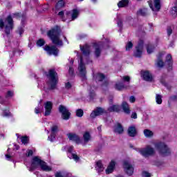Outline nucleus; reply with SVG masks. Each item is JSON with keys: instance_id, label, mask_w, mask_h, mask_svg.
Here are the masks:
<instances>
[{"instance_id": "09e8293b", "label": "nucleus", "mask_w": 177, "mask_h": 177, "mask_svg": "<svg viewBox=\"0 0 177 177\" xmlns=\"http://www.w3.org/2000/svg\"><path fill=\"white\" fill-rule=\"evenodd\" d=\"M71 86H73V84L71 83H70V82H68L67 83H66L65 84V88L66 89H70L71 88Z\"/></svg>"}, {"instance_id": "49530a36", "label": "nucleus", "mask_w": 177, "mask_h": 177, "mask_svg": "<svg viewBox=\"0 0 177 177\" xmlns=\"http://www.w3.org/2000/svg\"><path fill=\"white\" fill-rule=\"evenodd\" d=\"M142 176L143 177H151V174L147 171H143Z\"/></svg>"}, {"instance_id": "f3484780", "label": "nucleus", "mask_w": 177, "mask_h": 177, "mask_svg": "<svg viewBox=\"0 0 177 177\" xmlns=\"http://www.w3.org/2000/svg\"><path fill=\"white\" fill-rule=\"evenodd\" d=\"M44 50H46L48 55H53L54 56H57L59 53V50H57V48H56V46H53L51 47L49 46H46L44 48Z\"/></svg>"}, {"instance_id": "0e129e2a", "label": "nucleus", "mask_w": 177, "mask_h": 177, "mask_svg": "<svg viewBox=\"0 0 177 177\" xmlns=\"http://www.w3.org/2000/svg\"><path fill=\"white\" fill-rule=\"evenodd\" d=\"M97 130L99 131V132H100L102 131V127H98Z\"/></svg>"}, {"instance_id": "de8ad7c7", "label": "nucleus", "mask_w": 177, "mask_h": 177, "mask_svg": "<svg viewBox=\"0 0 177 177\" xmlns=\"http://www.w3.org/2000/svg\"><path fill=\"white\" fill-rule=\"evenodd\" d=\"M171 14L177 15V7L176 6H174L171 8Z\"/></svg>"}, {"instance_id": "6ab92c4d", "label": "nucleus", "mask_w": 177, "mask_h": 177, "mask_svg": "<svg viewBox=\"0 0 177 177\" xmlns=\"http://www.w3.org/2000/svg\"><path fill=\"white\" fill-rule=\"evenodd\" d=\"M104 113H106V111L104 110L102 108L99 107L92 111V113L90 115V117L91 118H95L97 117V115H102V114H104Z\"/></svg>"}, {"instance_id": "58836bf2", "label": "nucleus", "mask_w": 177, "mask_h": 177, "mask_svg": "<svg viewBox=\"0 0 177 177\" xmlns=\"http://www.w3.org/2000/svg\"><path fill=\"white\" fill-rule=\"evenodd\" d=\"M147 52L149 55L153 53V52H154V46H153L152 45H149L147 47Z\"/></svg>"}, {"instance_id": "cd10ccee", "label": "nucleus", "mask_w": 177, "mask_h": 177, "mask_svg": "<svg viewBox=\"0 0 177 177\" xmlns=\"http://www.w3.org/2000/svg\"><path fill=\"white\" fill-rule=\"evenodd\" d=\"M94 80H95L96 82H100V81H103V80H104V75L102 73H97L95 75Z\"/></svg>"}, {"instance_id": "4468645a", "label": "nucleus", "mask_w": 177, "mask_h": 177, "mask_svg": "<svg viewBox=\"0 0 177 177\" xmlns=\"http://www.w3.org/2000/svg\"><path fill=\"white\" fill-rule=\"evenodd\" d=\"M73 150H74V147L70 146L67 147V151H68V157L71 160H74L75 161H79L80 157L75 153H73Z\"/></svg>"}, {"instance_id": "a18cd8bd", "label": "nucleus", "mask_w": 177, "mask_h": 177, "mask_svg": "<svg viewBox=\"0 0 177 177\" xmlns=\"http://www.w3.org/2000/svg\"><path fill=\"white\" fill-rule=\"evenodd\" d=\"M17 34H19L20 36L24 32V28L22 27L18 28V30H17Z\"/></svg>"}, {"instance_id": "72a5a7b5", "label": "nucleus", "mask_w": 177, "mask_h": 177, "mask_svg": "<svg viewBox=\"0 0 177 177\" xmlns=\"http://www.w3.org/2000/svg\"><path fill=\"white\" fill-rule=\"evenodd\" d=\"M109 111H120V106L118 105H112L108 109Z\"/></svg>"}, {"instance_id": "c85d7f7f", "label": "nucleus", "mask_w": 177, "mask_h": 177, "mask_svg": "<svg viewBox=\"0 0 177 177\" xmlns=\"http://www.w3.org/2000/svg\"><path fill=\"white\" fill-rule=\"evenodd\" d=\"M16 136H17L18 139L21 140V143H23V145H27V143H28V137L20 136V135H19V134H16Z\"/></svg>"}, {"instance_id": "bf43d9fd", "label": "nucleus", "mask_w": 177, "mask_h": 177, "mask_svg": "<svg viewBox=\"0 0 177 177\" xmlns=\"http://www.w3.org/2000/svg\"><path fill=\"white\" fill-rule=\"evenodd\" d=\"M131 118H133L134 120H136V118H138V114H136V113H133L131 114Z\"/></svg>"}, {"instance_id": "e433bc0d", "label": "nucleus", "mask_w": 177, "mask_h": 177, "mask_svg": "<svg viewBox=\"0 0 177 177\" xmlns=\"http://www.w3.org/2000/svg\"><path fill=\"white\" fill-rule=\"evenodd\" d=\"M156 100L158 104H161L162 103V96L160 94H156Z\"/></svg>"}, {"instance_id": "2eb2a0df", "label": "nucleus", "mask_w": 177, "mask_h": 177, "mask_svg": "<svg viewBox=\"0 0 177 177\" xmlns=\"http://www.w3.org/2000/svg\"><path fill=\"white\" fill-rule=\"evenodd\" d=\"M59 131V127L57 125H53L51 127V135L48 136V140L50 142H55V139H56V133Z\"/></svg>"}, {"instance_id": "f8f14e48", "label": "nucleus", "mask_w": 177, "mask_h": 177, "mask_svg": "<svg viewBox=\"0 0 177 177\" xmlns=\"http://www.w3.org/2000/svg\"><path fill=\"white\" fill-rule=\"evenodd\" d=\"M59 112H61V113L62 114L63 120H68V118H70V111H68V109L66 106L60 105L59 107Z\"/></svg>"}, {"instance_id": "aec40b11", "label": "nucleus", "mask_w": 177, "mask_h": 177, "mask_svg": "<svg viewBox=\"0 0 177 177\" xmlns=\"http://www.w3.org/2000/svg\"><path fill=\"white\" fill-rule=\"evenodd\" d=\"M114 168H115V161L111 160L105 171L106 174L107 175L112 174L114 171Z\"/></svg>"}, {"instance_id": "a878e982", "label": "nucleus", "mask_w": 177, "mask_h": 177, "mask_svg": "<svg viewBox=\"0 0 177 177\" xmlns=\"http://www.w3.org/2000/svg\"><path fill=\"white\" fill-rule=\"evenodd\" d=\"M115 88V89H117V91H122L124 89H128V86H124V84L121 82L116 83Z\"/></svg>"}, {"instance_id": "20e7f679", "label": "nucleus", "mask_w": 177, "mask_h": 177, "mask_svg": "<svg viewBox=\"0 0 177 177\" xmlns=\"http://www.w3.org/2000/svg\"><path fill=\"white\" fill-rule=\"evenodd\" d=\"M152 145L155 147V149L158 151L160 156L162 157H167L171 154V149L168 147V145H165V142H152Z\"/></svg>"}, {"instance_id": "4be33fe9", "label": "nucleus", "mask_w": 177, "mask_h": 177, "mask_svg": "<svg viewBox=\"0 0 177 177\" xmlns=\"http://www.w3.org/2000/svg\"><path fill=\"white\" fill-rule=\"evenodd\" d=\"M114 133L121 134L124 132V128L120 123H117L114 127Z\"/></svg>"}, {"instance_id": "c9c22d12", "label": "nucleus", "mask_w": 177, "mask_h": 177, "mask_svg": "<svg viewBox=\"0 0 177 177\" xmlns=\"http://www.w3.org/2000/svg\"><path fill=\"white\" fill-rule=\"evenodd\" d=\"M64 1L63 0H59L56 6H55V9H62V8H64Z\"/></svg>"}, {"instance_id": "f257e3e1", "label": "nucleus", "mask_w": 177, "mask_h": 177, "mask_svg": "<svg viewBox=\"0 0 177 177\" xmlns=\"http://www.w3.org/2000/svg\"><path fill=\"white\" fill-rule=\"evenodd\" d=\"M80 50L84 55L80 58L78 66L79 74L83 80H86V67H85V63L86 64H89V57L88 56L91 53V47L88 44H86L83 47L80 46Z\"/></svg>"}, {"instance_id": "8fccbe9b", "label": "nucleus", "mask_w": 177, "mask_h": 177, "mask_svg": "<svg viewBox=\"0 0 177 177\" xmlns=\"http://www.w3.org/2000/svg\"><path fill=\"white\" fill-rule=\"evenodd\" d=\"M122 79L124 80V81H126L127 82H129L130 80H131V77H129V76H123L122 77Z\"/></svg>"}, {"instance_id": "0eeeda50", "label": "nucleus", "mask_w": 177, "mask_h": 177, "mask_svg": "<svg viewBox=\"0 0 177 177\" xmlns=\"http://www.w3.org/2000/svg\"><path fill=\"white\" fill-rule=\"evenodd\" d=\"M137 151H139L142 156L144 157H149V156H153L154 154V148L151 147L150 145H147L144 149H137Z\"/></svg>"}, {"instance_id": "dca6fc26", "label": "nucleus", "mask_w": 177, "mask_h": 177, "mask_svg": "<svg viewBox=\"0 0 177 177\" xmlns=\"http://www.w3.org/2000/svg\"><path fill=\"white\" fill-rule=\"evenodd\" d=\"M53 107V103L50 101H48L44 103V109H45V113L44 115L48 116L50 115V113H52V109Z\"/></svg>"}, {"instance_id": "473e14b6", "label": "nucleus", "mask_w": 177, "mask_h": 177, "mask_svg": "<svg viewBox=\"0 0 177 177\" xmlns=\"http://www.w3.org/2000/svg\"><path fill=\"white\" fill-rule=\"evenodd\" d=\"M84 140L86 143H88L89 140H91V134L89 132L86 131L83 135Z\"/></svg>"}, {"instance_id": "bb28decb", "label": "nucleus", "mask_w": 177, "mask_h": 177, "mask_svg": "<svg viewBox=\"0 0 177 177\" xmlns=\"http://www.w3.org/2000/svg\"><path fill=\"white\" fill-rule=\"evenodd\" d=\"M128 133L129 136L133 138V136H136V128L133 126H131L128 129Z\"/></svg>"}, {"instance_id": "2f4dec72", "label": "nucleus", "mask_w": 177, "mask_h": 177, "mask_svg": "<svg viewBox=\"0 0 177 177\" xmlns=\"http://www.w3.org/2000/svg\"><path fill=\"white\" fill-rule=\"evenodd\" d=\"M144 135L145 138H151L153 135H154V133H153V131H150L149 129H145Z\"/></svg>"}, {"instance_id": "c03bdc74", "label": "nucleus", "mask_w": 177, "mask_h": 177, "mask_svg": "<svg viewBox=\"0 0 177 177\" xmlns=\"http://www.w3.org/2000/svg\"><path fill=\"white\" fill-rule=\"evenodd\" d=\"M13 95H14L13 91H8L7 92V94H6V97L7 99H9V97H12V96H13Z\"/></svg>"}, {"instance_id": "a19ab883", "label": "nucleus", "mask_w": 177, "mask_h": 177, "mask_svg": "<svg viewBox=\"0 0 177 177\" xmlns=\"http://www.w3.org/2000/svg\"><path fill=\"white\" fill-rule=\"evenodd\" d=\"M76 115L77 117H82L84 115V111L82 109H77L76 111Z\"/></svg>"}, {"instance_id": "6e6552de", "label": "nucleus", "mask_w": 177, "mask_h": 177, "mask_svg": "<svg viewBox=\"0 0 177 177\" xmlns=\"http://www.w3.org/2000/svg\"><path fill=\"white\" fill-rule=\"evenodd\" d=\"M93 48L95 49V55L96 57H99L100 56V52L102 48H104V49H107L109 48V44L108 43H95L93 45Z\"/></svg>"}, {"instance_id": "864d4df0", "label": "nucleus", "mask_w": 177, "mask_h": 177, "mask_svg": "<svg viewBox=\"0 0 177 177\" xmlns=\"http://www.w3.org/2000/svg\"><path fill=\"white\" fill-rule=\"evenodd\" d=\"M68 73H69V75H73V74H74V69L73 68V67H71V66L69 67Z\"/></svg>"}, {"instance_id": "393cba45", "label": "nucleus", "mask_w": 177, "mask_h": 177, "mask_svg": "<svg viewBox=\"0 0 177 177\" xmlns=\"http://www.w3.org/2000/svg\"><path fill=\"white\" fill-rule=\"evenodd\" d=\"M122 108L123 111L126 114H129V113H131V110H129V105L126 102H122Z\"/></svg>"}, {"instance_id": "5fc2aeb1", "label": "nucleus", "mask_w": 177, "mask_h": 177, "mask_svg": "<svg viewBox=\"0 0 177 177\" xmlns=\"http://www.w3.org/2000/svg\"><path fill=\"white\" fill-rule=\"evenodd\" d=\"M172 34V27L167 28V35H171Z\"/></svg>"}, {"instance_id": "1a4fd4ad", "label": "nucleus", "mask_w": 177, "mask_h": 177, "mask_svg": "<svg viewBox=\"0 0 177 177\" xmlns=\"http://www.w3.org/2000/svg\"><path fill=\"white\" fill-rule=\"evenodd\" d=\"M123 168L124 169V172H126V174L129 175V176L133 175V167L132 166V165H131L129 161L128 160L124 161Z\"/></svg>"}, {"instance_id": "f704fd0d", "label": "nucleus", "mask_w": 177, "mask_h": 177, "mask_svg": "<svg viewBox=\"0 0 177 177\" xmlns=\"http://www.w3.org/2000/svg\"><path fill=\"white\" fill-rule=\"evenodd\" d=\"M42 110H43V107H42V104H41V101H40L39 103L38 104L37 106L35 109V113L36 114H39V113H41V111H42Z\"/></svg>"}, {"instance_id": "a211bd4d", "label": "nucleus", "mask_w": 177, "mask_h": 177, "mask_svg": "<svg viewBox=\"0 0 177 177\" xmlns=\"http://www.w3.org/2000/svg\"><path fill=\"white\" fill-rule=\"evenodd\" d=\"M141 77L145 81H148L149 82H151L153 80V75L149 71H142Z\"/></svg>"}, {"instance_id": "ddd939ff", "label": "nucleus", "mask_w": 177, "mask_h": 177, "mask_svg": "<svg viewBox=\"0 0 177 177\" xmlns=\"http://www.w3.org/2000/svg\"><path fill=\"white\" fill-rule=\"evenodd\" d=\"M142 53H143V41L140 40L138 46L136 47L134 56L136 57H140L142 56Z\"/></svg>"}, {"instance_id": "052dcab7", "label": "nucleus", "mask_w": 177, "mask_h": 177, "mask_svg": "<svg viewBox=\"0 0 177 177\" xmlns=\"http://www.w3.org/2000/svg\"><path fill=\"white\" fill-rule=\"evenodd\" d=\"M14 150H19V145H14Z\"/></svg>"}, {"instance_id": "423d86ee", "label": "nucleus", "mask_w": 177, "mask_h": 177, "mask_svg": "<svg viewBox=\"0 0 177 177\" xmlns=\"http://www.w3.org/2000/svg\"><path fill=\"white\" fill-rule=\"evenodd\" d=\"M5 29V32L7 35L10 34V31L13 30V19L9 15L3 21V19H0V30Z\"/></svg>"}, {"instance_id": "338daca9", "label": "nucleus", "mask_w": 177, "mask_h": 177, "mask_svg": "<svg viewBox=\"0 0 177 177\" xmlns=\"http://www.w3.org/2000/svg\"><path fill=\"white\" fill-rule=\"evenodd\" d=\"M92 2H96L97 0H91Z\"/></svg>"}, {"instance_id": "680f3d73", "label": "nucleus", "mask_w": 177, "mask_h": 177, "mask_svg": "<svg viewBox=\"0 0 177 177\" xmlns=\"http://www.w3.org/2000/svg\"><path fill=\"white\" fill-rule=\"evenodd\" d=\"M3 98L2 97L0 96V103L2 104H3Z\"/></svg>"}, {"instance_id": "79ce46f5", "label": "nucleus", "mask_w": 177, "mask_h": 177, "mask_svg": "<svg viewBox=\"0 0 177 177\" xmlns=\"http://www.w3.org/2000/svg\"><path fill=\"white\" fill-rule=\"evenodd\" d=\"M37 46H44L45 45V40L40 39L37 41Z\"/></svg>"}, {"instance_id": "603ef678", "label": "nucleus", "mask_w": 177, "mask_h": 177, "mask_svg": "<svg viewBox=\"0 0 177 177\" xmlns=\"http://www.w3.org/2000/svg\"><path fill=\"white\" fill-rule=\"evenodd\" d=\"M58 15L59 16V17H61V19H62V20H66V19H64V12H63V11H61V12H59V13H58Z\"/></svg>"}, {"instance_id": "4d7b16f0", "label": "nucleus", "mask_w": 177, "mask_h": 177, "mask_svg": "<svg viewBox=\"0 0 177 177\" xmlns=\"http://www.w3.org/2000/svg\"><path fill=\"white\" fill-rule=\"evenodd\" d=\"M118 26L120 27V28H122V21H121V19L118 21Z\"/></svg>"}, {"instance_id": "7c9ffc66", "label": "nucleus", "mask_w": 177, "mask_h": 177, "mask_svg": "<svg viewBox=\"0 0 177 177\" xmlns=\"http://www.w3.org/2000/svg\"><path fill=\"white\" fill-rule=\"evenodd\" d=\"M147 8H141L137 12L138 16H147Z\"/></svg>"}, {"instance_id": "774afa93", "label": "nucleus", "mask_w": 177, "mask_h": 177, "mask_svg": "<svg viewBox=\"0 0 177 177\" xmlns=\"http://www.w3.org/2000/svg\"><path fill=\"white\" fill-rule=\"evenodd\" d=\"M106 43H109V40H108V39H106Z\"/></svg>"}, {"instance_id": "c756f323", "label": "nucleus", "mask_w": 177, "mask_h": 177, "mask_svg": "<svg viewBox=\"0 0 177 177\" xmlns=\"http://www.w3.org/2000/svg\"><path fill=\"white\" fill-rule=\"evenodd\" d=\"M128 3H129V0H122L118 2V8H125V6H128Z\"/></svg>"}, {"instance_id": "7ed1b4c3", "label": "nucleus", "mask_w": 177, "mask_h": 177, "mask_svg": "<svg viewBox=\"0 0 177 177\" xmlns=\"http://www.w3.org/2000/svg\"><path fill=\"white\" fill-rule=\"evenodd\" d=\"M60 32H62L60 27L55 26L47 33L49 38H50L53 44H54V45H56L57 46H63V41H62L59 37Z\"/></svg>"}, {"instance_id": "69168bd1", "label": "nucleus", "mask_w": 177, "mask_h": 177, "mask_svg": "<svg viewBox=\"0 0 177 177\" xmlns=\"http://www.w3.org/2000/svg\"><path fill=\"white\" fill-rule=\"evenodd\" d=\"M71 64H72V65L74 64V60H73V59L71 60Z\"/></svg>"}, {"instance_id": "9b49d317", "label": "nucleus", "mask_w": 177, "mask_h": 177, "mask_svg": "<svg viewBox=\"0 0 177 177\" xmlns=\"http://www.w3.org/2000/svg\"><path fill=\"white\" fill-rule=\"evenodd\" d=\"M149 7L151 8V9L153 12H158V10H160V9L161 8V4H160V0H154L153 5V1H149Z\"/></svg>"}, {"instance_id": "39448f33", "label": "nucleus", "mask_w": 177, "mask_h": 177, "mask_svg": "<svg viewBox=\"0 0 177 177\" xmlns=\"http://www.w3.org/2000/svg\"><path fill=\"white\" fill-rule=\"evenodd\" d=\"M47 85L48 86V88L50 89H56L59 80L56 71H55V69L50 70L48 74L47 75Z\"/></svg>"}, {"instance_id": "b1692460", "label": "nucleus", "mask_w": 177, "mask_h": 177, "mask_svg": "<svg viewBox=\"0 0 177 177\" xmlns=\"http://www.w3.org/2000/svg\"><path fill=\"white\" fill-rule=\"evenodd\" d=\"M95 169L99 173L103 172V171H104V167H103V165L102 164V161L99 160L96 162Z\"/></svg>"}, {"instance_id": "5701e85b", "label": "nucleus", "mask_w": 177, "mask_h": 177, "mask_svg": "<svg viewBox=\"0 0 177 177\" xmlns=\"http://www.w3.org/2000/svg\"><path fill=\"white\" fill-rule=\"evenodd\" d=\"M172 56L171 55H167V56L166 57V61L165 62V66H167V67H172Z\"/></svg>"}, {"instance_id": "6e6d98bb", "label": "nucleus", "mask_w": 177, "mask_h": 177, "mask_svg": "<svg viewBox=\"0 0 177 177\" xmlns=\"http://www.w3.org/2000/svg\"><path fill=\"white\" fill-rule=\"evenodd\" d=\"M136 100V98H135L133 96H131L129 97V102L130 103H135V101Z\"/></svg>"}, {"instance_id": "4c0bfd02", "label": "nucleus", "mask_w": 177, "mask_h": 177, "mask_svg": "<svg viewBox=\"0 0 177 177\" xmlns=\"http://www.w3.org/2000/svg\"><path fill=\"white\" fill-rule=\"evenodd\" d=\"M157 67H164V62L161 59V58L158 57V60L156 61Z\"/></svg>"}, {"instance_id": "3c124183", "label": "nucleus", "mask_w": 177, "mask_h": 177, "mask_svg": "<svg viewBox=\"0 0 177 177\" xmlns=\"http://www.w3.org/2000/svg\"><path fill=\"white\" fill-rule=\"evenodd\" d=\"M32 156V150L28 149L26 152V157H30Z\"/></svg>"}, {"instance_id": "412c9836", "label": "nucleus", "mask_w": 177, "mask_h": 177, "mask_svg": "<svg viewBox=\"0 0 177 177\" xmlns=\"http://www.w3.org/2000/svg\"><path fill=\"white\" fill-rule=\"evenodd\" d=\"M67 136L69 140H73V142H76V143H80V137H78L75 133H70L67 134Z\"/></svg>"}, {"instance_id": "9d476101", "label": "nucleus", "mask_w": 177, "mask_h": 177, "mask_svg": "<svg viewBox=\"0 0 177 177\" xmlns=\"http://www.w3.org/2000/svg\"><path fill=\"white\" fill-rule=\"evenodd\" d=\"M66 16L69 20H75V19H77L78 16H80V10L73 9L71 11L66 12Z\"/></svg>"}, {"instance_id": "f03ea898", "label": "nucleus", "mask_w": 177, "mask_h": 177, "mask_svg": "<svg viewBox=\"0 0 177 177\" xmlns=\"http://www.w3.org/2000/svg\"><path fill=\"white\" fill-rule=\"evenodd\" d=\"M25 165H26L29 171H34V169H39L45 172H50L52 171V167L48 165L46 162L39 158L38 156L32 158L30 166H28L26 162H25Z\"/></svg>"}, {"instance_id": "ea45409f", "label": "nucleus", "mask_w": 177, "mask_h": 177, "mask_svg": "<svg viewBox=\"0 0 177 177\" xmlns=\"http://www.w3.org/2000/svg\"><path fill=\"white\" fill-rule=\"evenodd\" d=\"M3 117H12V113L9 111V110L3 111L2 113Z\"/></svg>"}, {"instance_id": "e2e57ef3", "label": "nucleus", "mask_w": 177, "mask_h": 177, "mask_svg": "<svg viewBox=\"0 0 177 177\" xmlns=\"http://www.w3.org/2000/svg\"><path fill=\"white\" fill-rule=\"evenodd\" d=\"M90 96H91V97L95 96V93L90 92Z\"/></svg>"}, {"instance_id": "13d9d810", "label": "nucleus", "mask_w": 177, "mask_h": 177, "mask_svg": "<svg viewBox=\"0 0 177 177\" xmlns=\"http://www.w3.org/2000/svg\"><path fill=\"white\" fill-rule=\"evenodd\" d=\"M12 157H13V156L12 155L9 154V153H7L6 155V158L8 160V161H10V158H12Z\"/></svg>"}, {"instance_id": "37998d69", "label": "nucleus", "mask_w": 177, "mask_h": 177, "mask_svg": "<svg viewBox=\"0 0 177 177\" xmlns=\"http://www.w3.org/2000/svg\"><path fill=\"white\" fill-rule=\"evenodd\" d=\"M133 46V44H132V42L129 41L127 44H126V50H131V49H132V47Z\"/></svg>"}]
</instances>
